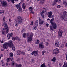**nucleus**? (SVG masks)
<instances>
[{"mask_svg": "<svg viewBox=\"0 0 67 67\" xmlns=\"http://www.w3.org/2000/svg\"><path fill=\"white\" fill-rule=\"evenodd\" d=\"M54 20V18H52L50 20L51 24L52 25V26H49L50 29L51 30H53V29L55 30L57 28V24L54 22H53Z\"/></svg>", "mask_w": 67, "mask_h": 67, "instance_id": "f257e3e1", "label": "nucleus"}, {"mask_svg": "<svg viewBox=\"0 0 67 67\" xmlns=\"http://www.w3.org/2000/svg\"><path fill=\"white\" fill-rule=\"evenodd\" d=\"M12 40H13V41H15V38L14 37H12Z\"/></svg>", "mask_w": 67, "mask_h": 67, "instance_id": "a19ab883", "label": "nucleus"}, {"mask_svg": "<svg viewBox=\"0 0 67 67\" xmlns=\"http://www.w3.org/2000/svg\"><path fill=\"white\" fill-rule=\"evenodd\" d=\"M55 45L57 47L59 46V43L58 42H56L55 43Z\"/></svg>", "mask_w": 67, "mask_h": 67, "instance_id": "ddd939ff", "label": "nucleus"}, {"mask_svg": "<svg viewBox=\"0 0 67 67\" xmlns=\"http://www.w3.org/2000/svg\"><path fill=\"white\" fill-rule=\"evenodd\" d=\"M61 7L60 5H58L57 6V8H60Z\"/></svg>", "mask_w": 67, "mask_h": 67, "instance_id": "c03bdc74", "label": "nucleus"}, {"mask_svg": "<svg viewBox=\"0 0 67 67\" xmlns=\"http://www.w3.org/2000/svg\"><path fill=\"white\" fill-rule=\"evenodd\" d=\"M44 15H42V18H44Z\"/></svg>", "mask_w": 67, "mask_h": 67, "instance_id": "338daca9", "label": "nucleus"}, {"mask_svg": "<svg viewBox=\"0 0 67 67\" xmlns=\"http://www.w3.org/2000/svg\"><path fill=\"white\" fill-rule=\"evenodd\" d=\"M1 62L2 63V64H3V60H2Z\"/></svg>", "mask_w": 67, "mask_h": 67, "instance_id": "69168bd1", "label": "nucleus"}, {"mask_svg": "<svg viewBox=\"0 0 67 67\" xmlns=\"http://www.w3.org/2000/svg\"><path fill=\"white\" fill-rule=\"evenodd\" d=\"M5 17H4L3 18V21L4 22V21H5Z\"/></svg>", "mask_w": 67, "mask_h": 67, "instance_id": "f704fd0d", "label": "nucleus"}, {"mask_svg": "<svg viewBox=\"0 0 67 67\" xmlns=\"http://www.w3.org/2000/svg\"><path fill=\"white\" fill-rule=\"evenodd\" d=\"M58 2V0H54L53 1V5H55L56 4V3Z\"/></svg>", "mask_w": 67, "mask_h": 67, "instance_id": "6ab92c4d", "label": "nucleus"}, {"mask_svg": "<svg viewBox=\"0 0 67 67\" xmlns=\"http://www.w3.org/2000/svg\"><path fill=\"white\" fill-rule=\"evenodd\" d=\"M11 2H12V3H14V2L15 0H10Z\"/></svg>", "mask_w": 67, "mask_h": 67, "instance_id": "ea45409f", "label": "nucleus"}, {"mask_svg": "<svg viewBox=\"0 0 67 67\" xmlns=\"http://www.w3.org/2000/svg\"><path fill=\"white\" fill-rule=\"evenodd\" d=\"M38 21H36L34 24H35L36 26H37L38 25Z\"/></svg>", "mask_w": 67, "mask_h": 67, "instance_id": "b1692460", "label": "nucleus"}, {"mask_svg": "<svg viewBox=\"0 0 67 67\" xmlns=\"http://www.w3.org/2000/svg\"><path fill=\"white\" fill-rule=\"evenodd\" d=\"M20 59H18L17 60L18 62H19V61H20Z\"/></svg>", "mask_w": 67, "mask_h": 67, "instance_id": "5fc2aeb1", "label": "nucleus"}, {"mask_svg": "<svg viewBox=\"0 0 67 67\" xmlns=\"http://www.w3.org/2000/svg\"><path fill=\"white\" fill-rule=\"evenodd\" d=\"M0 13L1 14L4 13V10H0Z\"/></svg>", "mask_w": 67, "mask_h": 67, "instance_id": "c85d7f7f", "label": "nucleus"}, {"mask_svg": "<svg viewBox=\"0 0 67 67\" xmlns=\"http://www.w3.org/2000/svg\"><path fill=\"white\" fill-rule=\"evenodd\" d=\"M65 45L66 46V47H67V43H66L65 44Z\"/></svg>", "mask_w": 67, "mask_h": 67, "instance_id": "bf43d9fd", "label": "nucleus"}, {"mask_svg": "<svg viewBox=\"0 0 67 67\" xmlns=\"http://www.w3.org/2000/svg\"><path fill=\"white\" fill-rule=\"evenodd\" d=\"M8 64H9V62H7L6 63V65H8Z\"/></svg>", "mask_w": 67, "mask_h": 67, "instance_id": "de8ad7c7", "label": "nucleus"}, {"mask_svg": "<svg viewBox=\"0 0 67 67\" xmlns=\"http://www.w3.org/2000/svg\"><path fill=\"white\" fill-rule=\"evenodd\" d=\"M44 48V45L43 44L42 45V48Z\"/></svg>", "mask_w": 67, "mask_h": 67, "instance_id": "052dcab7", "label": "nucleus"}, {"mask_svg": "<svg viewBox=\"0 0 67 67\" xmlns=\"http://www.w3.org/2000/svg\"><path fill=\"white\" fill-rule=\"evenodd\" d=\"M9 44L8 45V47L10 48H12L13 51H15V48L14 47V46L13 45V43H12V42L11 41H9Z\"/></svg>", "mask_w": 67, "mask_h": 67, "instance_id": "f03ea898", "label": "nucleus"}, {"mask_svg": "<svg viewBox=\"0 0 67 67\" xmlns=\"http://www.w3.org/2000/svg\"><path fill=\"white\" fill-rule=\"evenodd\" d=\"M49 18H48V19H47V21H48V20H49Z\"/></svg>", "mask_w": 67, "mask_h": 67, "instance_id": "774afa93", "label": "nucleus"}, {"mask_svg": "<svg viewBox=\"0 0 67 67\" xmlns=\"http://www.w3.org/2000/svg\"><path fill=\"white\" fill-rule=\"evenodd\" d=\"M35 30H36L37 29V26H35L34 27Z\"/></svg>", "mask_w": 67, "mask_h": 67, "instance_id": "a18cd8bd", "label": "nucleus"}, {"mask_svg": "<svg viewBox=\"0 0 67 67\" xmlns=\"http://www.w3.org/2000/svg\"><path fill=\"white\" fill-rule=\"evenodd\" d=\"M46 67V65L45 63H43L42 64V67Z\"/></svg>", "mask_w": 67, "mask_h": 67, "instance_id": "72a5a7b5", "label": "nucleus"}, {"mask_svg": "<svg viewBox=\"0 0 67 67\" xmlns=\"http://www.w3.org/2000/svg\"><path fill=\"white\" fill-rule=\"evenodd\" d=\"M48 17L49 18H52L54 17V15H52V12L51 11L49 13H48Z\"/></svg>", "mask_w": 67, "mask_h": 67, "instance_id": "9d476101", "label": "nucleus"}, {"mask_svg": "<svg viewBox=\"0 0 67 67\" xmlns=\"http://www.w3.org/2000/svg\"><path fill=\"white\" fill-rule=\"evenodd\" d=\"M3 30H7V29H8V26H7V25L6 24L5 25V26L4 27V28H3Z\"/></svg>", "mask_w": 67, "mask_h": 67, "instance_id": "dca6fc26", "label": "nucleus"}, {"mask_svg": "<svg viewBox=\"0 0 67 67\" xmlns=\"http://www.w3.org/2000/svg\"><path fill=\"white\" fill-rule=\"evenodd\" d=\"M9 55L10 57H13V53L11 52L10 53Z\"/></svg>", "mask_w": 67, "mask_h": 67, "instance_id": "a878e982", "label": "nucleus"}, {"mask_svg": "<svg viewBox=\"0 0 67 67\" xmlns=\"http://www.w3.org/2000/svg\"><path fill=\"white\" fill-rule=\"evenodd\" d=\"M48 24H46L47 26V27H48Z\"/></svg>", "mask_w": 67, "mask_h": 67, "instance_id": "13d9d810", "label": "nucleus"}, {"mask_svg": "<svg viewBox=\"0 0 67 67\" xmlns=\"http://www.w3.org/2000/svg\"><path fill=\"white\" fill-rule=\"evenodd\" d=\"M26 36V34L25 33L24 34H23V37H25Z\"/></svg>", "mask_w": 67, "mask_h": 67, "instance_id": "58836bf2", "label": "nucleus"}, {"mask_svg": "<svg viewBox=\"0 0 67 67\" xmlns=\"http://www.w3.org/2000/svg\"><path fill=\"white\" fill-rule=\"evenodd\" d=\"M9 32V29H7L6 30V33H8V32Z\"/></svg>", "mask_w": 67, "mask_h": 67, "instance_id": "3c124183", "label": "nucleus"}, {"mask_svg": "<svg viewBox=\"0 0 67 67\" xmlns=\"http://www.w3.org/2000/svg\"><path fill=\"white\" fill-rule=\"evenodd\" d=\"M28 50L29 51H31L32 50V48L31 47H29L28 48Z\"/></svg>", "mask_w": 67, "mask_h": 67, "instance_id": "2f4dec72", "label": "nucleus"}, {"mask_svg": "<svg viewBox=\"0 0 67 67\" xmlns=\"http://www.w3.org/2000/svg\"><path fill=\"white\" fill-rule=\"evenodd\" d=\"M19 21H15V26H18V25H19Z\"/></svg>", "mask_w": 67, "mask_h": 67, "instance_id": "412c9836", "label": "nucleus"}, {"mask_svg": "<svg viewBox=\"0 0 67 67\" xmlns=\"http://www.w3.org/2000/svg\"><path fill=\"white\" fill-rule=\"evenodd\" d=\"M25 4L23 3V9H24L25 8Z\"/></svg>", "mask_w": 67, "mask_h": 67, "instance_id": "393cba45", "label": "nucleus"}, {"mask_svg": "<svg viewBox=\"0 0 67 67\" xmlns=\"http://www.w3.org/2000/svg\"><path fill=\"white\" fill-rule=\"evenodd\" d=\"M63 67H67V62H65L64 63V65Z\"/></svg>", "mask_w": 67, "mask_h": 67, "instance_id": "f3484780", "label": "nucleus"}, {"mask_svg": "<svg viewBox=\"0 0 67 67\" xmlns=\"http://www.w3.org/2000/svg\"><path fill=\"white\" fill-rule=\"evenodd\" d=\"M38 55V51H34L35 56H37Z\"/></svg>", "mask_w": 67, "mask_h": 67, "instance_id": "2eb2a0df", "label": "nucleus"}, {"mask_svg": "<svg viewBox=\"0 0 67 67\" xmlns=\"http://www.w3.org/2000/svg\"><path fill=\"white\" fill-rule=\"evenodd\" d=\"M15 40H19V38H18V37H16L15 38Z\"/></svg>", "mask_w": 67, "mask_h": 67, "instance_id": "864d4df0", "label": "nucleus"}, {"mask_svg": "<svg viewBox=\"0 0 67 67\" xmlns=\"http://www.w3.org/2000/svg\"><path fill=\"white\" fill-rule=\"evenodd\" d=\"M15 65V62L14 61L12 63V66H14Z\"/></svg>", "mask_w": 67, "mask_h": 67, "instance_id": "c9c22d12", "label": "nucleus"}, {"mask_svg": "<svg viewBox=\"0 0 67 67\" xmlns=\"http://www.w3.org/2000/svg\"><path fill=\"white\" fill-rule=\"evenodd\" d=\"M22 66V65L21 64H19V65H18V64H16V67H21V66Z\"/></svg>", "mask_w": 67, "mask_h": 67, "instance_id": "cd10ccee", "label": "nucleus"}, {"mask_svg": "<svg viewBox=\"0 0 67 67\" xmlns=\"http://www.w3.org/2000/svg\"><path fill=\"white\" fill-rule=\"evenodd\" d=\"M13 35V33H9L7 35V37L8 38V40H10V37H12Z\"/></svg>", "mask_w": 67, "mask_h": 67, "instance_id": "9b49d317", "label": "nucleus"}, {"mask_svg": "<svg viewBox=\"0 0 67 67\" xmlns=\"http://www.w3.org/2000/svg\"><path fill=\"white\" fill-rule=\"evenodd\" d=\"M59 52V50L57 48H56L53 51V54H55L57 55Z\"/></svg>", "mask_w": 67, "mask_h": 67, "instance_id": "39448f33", "label": "nucleus"}, {"mask_svg": "<svg viewBox=\"0 0 67 67\" xmlns=\"http://www.w3.org/2000/svg\"><path fill=\"white\" fill-rule=\"evenodd\" d=\"M22 60H24V58H22Z\"/></svg>", "mask_w": 67, "mask_h": 67, "instance_id": "0e129e2a", "label": "nucleus"}, {"mask_svg": "<svg viewBox=\"0 0 67 67\" xmlns=\"http://www.w3.org/2000/svg\"><path fill=\"white\" fill-rule=\"evenodd\" d=\"M62 34H63V31L61 29H59V30L58 36L59 37H61L62 36Z\"/></svg>", "mask_w": 67, "mask_h": 67, "instance_id": "6e6552de", "label": "nucleus"}, {"mask_svg": "<svg viewBox=\"0 0 67 67\" xmlns=\"http://www.w3.org/2000/svg\"><path fill=\"white\" fill-rule=\"evenodd\" d=\"M1 4L2 7H5L7 5V3L5 2L2 1L1 2Z\"/></svg>", "mask_w": 67, "mask_h": 67, "instance_id": "f8f14e48", "label": "nucleus"}, {"mask_svg": "<svg viewBox=\"0 0 67 67\" xmlns=\"http://www.w3.org/2000/svg\"><path fill=\"white\" fill-rule=\"evenodd\" d=\"M32 37H33V33H31L30 36L28 37L27 42L28 43L31 42L32 40Z\"/></svg>", "mask_w": 67, "mask_h": 67, "instance_id": "7ed1b4c3", "label": "nucleus"}, {"mask_svg": "<svg viewBox=\"0 0 67 67\" xmlns=\"http://www.w3.org/2000/svg\"><path fill=\"white\" fill-rule=\"evenodd\" d=\"M21 54V51L19 50H18L17 51V54L18 55H20Z\"/></svg>", "mask_w": 67, "mask_h": 67, "instance_id": "4468645a", "label": "nucleus"}, {"mask_svg": "<svg viewBox=\"0 0 67 67\" xmlns=\"http://www.w3.org/2000/svg\"><path fill=\"white\" fill-rule=\"evenodd\" d=\"M29 9L31 12L33 11V8H32V7H30L29 8Z\"/></svg>", "mask_w": 67, "mask_h": 67, "instance_id": "c756f323", "label": "nucleus"}, {"mask_svg": "<svg viewBox=\"0 0 67 67\" xmlns=\"http://www.w3.org/2000/svg\"><path fill=\"white\" fill-rule=\"evenodd\" d=\"M31 54L32 55H34V51H33V52Z\"/></svg>", "mask_w": 67, "mask_h": 67, "instance_id": "49530a36", "label": "nucleus"}, {"mask_svg": "<svg viewBox=\"0 0 67 67\" xmlns=\"http://www.w3.org/2000/svg\"><path fill=\"white\" fill-rule=\"evenodd\" d=\"M10 44L9 43V41L8 42V43H5L4 44H3V47L4 49H7L8 48V45L9 46V45Z\"/></svg>", "mask_w": 67, "mask_h": 67, "instance_id": "0eeeda50", "label": "nucleus"}, {"mask_svg": "<svg viewBox=\"0 0 67 67\" xmlns=\"http://www.w3.org/2000/svg\"><path fill=\"white\" fill-rule=\"evenodd\" d=\"M10 60H11L12 61V60H13V59L12 58H8L7 59V61H8V62H9V61H10Z\"/></svg>", "mask_w": 67, "mask_h": 67, "instance_id": "a211bd4d", "label": "nucleus"}, {"mask_svg": "<svg viewBox=\"0 0 67 67\" xmlns=\"http://www.w3.org/2000/svg\"><path fill=\"white\" fill-rule=\"evenodd\" d=\"M39 43H40V41L38 40H37L35 42L36 44H39Z\"/></svg>", "mask_w": 67, "mask_h": 67, "instance_id": "bb28decb", "label": "nucleus"}, {"mask_svg": "<svg viewBox=\"0 0 67 67\" xmlns=\"http://www.w3.org/2000/svg\"><path fill=\"white\" fill-rule=\"evenodd\" d=\"M3 41H4V40H3L2 41H1V40H0V43L1 42V43H3Z\"/></svg>", "mask_w": 67, "mask_h": 67, "instance_id": "37998d69", "label": "nucleus"}, {"mask_svg": "<svg viewBox=\"0 0 67 67\" xmlns=\"http://www.w3.org/2000/svg\"><path fill=\"white\" fill-rule=\"evenodd\" d=\"M39 23L41 24H42V21L40 20L39 21Z\"/></svg>", "mask_w": 67, "mask_h": 67, "instance_id": "4c0bfd02", "label": "nucleus"}, {"mask_svg": "<svg viewBox=\"0 0 67 67\" xmlns=\"http://www.w3.org/2000/svg\"><path fill=\"white\" fill-rule=\"evenodd\" d=\"M34 24V22H33V21H32L31 23V24H30V25H32L33 24Z\"/></svg>", "mask_w": 67, "mask_h": 67, "instance_id": "79ce46f5", "label": "nucleus"}, {"mask_svg": "<svg viewBox=\"0 0 67 67\" xmlns=\"http://www.w3.org/2000/svg\"><path fill=\"white\" fill-rule=\"evenodd\" d=\"M46 52V51H45V50L43 51H42V55H44V53Z\"/></svg>", "mask_w": 67, "mask_h": 67, "instance_id": "e433bc0d", "label": "nucleus"}, {"mask_svg": "<svg viewBox=\"0 0 67 67\" xmlns=\"http://www.w3.org/2000/svg\"><path fill=\"white\" fill-rule=\"evenodd\" d=\"M48 44H49V43L48 42H47L46 43V45L47 46H48Z\"/></svg>", "mask_w": 67, "mask_h": 67, "instance_id": "8fccbe9b", "label": "nucleus"}, {"mask_svg": "<svg viewBox=\"0 0 67 67\" xmlns=\"http://www.w3.org/2000/svg\"><path fill=\"white\" fill-rule=\"evenodd\" d=\"M31 13H32V14H34V12H33L31 11Z\"/></svg>", "mask_w": 67, "mask_h": 67, "instance_id": "4d7b16f0", "label": "nucleus"}, {"mask_svg": "<svg viewBox=\"0 0 67 67\" xmlns=\"http://www.w3.org/2000/svg\"><path fill=\"white\" fill-rule=\"evenodd\" d=\"M17 20L19 22V24H21L23 22V20L22 19L20 16L18 17Z\"/></svg>", "mask_w": 67, "mask_h": 67, "instance_id": "20e7f679", "label": "nucleus"}, {"mask_svg": "<svg viewBox=\"0 0 67 67\" xmlns=\"http://www.w3.org/2000/svg\"><path fill=\"white\" fill-rule=\"evenodd\" d=\"M64 46V44H62V47H63Z\"/></svg>", "mask_w": 67, "mask_h": 67, "instance_id": "680f3d73", "label": "nucleus"}, {"mask_svg": "<svg viewBox=\"0 0 67 67\" xmlns=\"http://www.w3.org/2000/svg\"><path fill=\"white\" fill-rule=\"evenodd\" d=\"M39 47L40 48H42V43H39Z\"/></svg>", "mask_w": 67, "mask_h": 67, "instance_id": "aec40b11", "label": "nucleus"}, {"mask_svg": "<svg viewBox=\"0 0 67 67\" xmlns=\"http://www.w3.org/2000/svg\"><path fill=\"white\" fill-rule=\"evenodd\" d=\"M60 19L62 20H64V21H67V17L65 16H60Z\"/></svg>", "mask_w": 67, "mask_h": 67, "instance_id": "1a4fd4ad", "label": "nucleus"}, {"mask_svg": "<svg viewBox=\"0 0 67 67\" xmlns=\"http://www.w3.org/2000/svg\"><path fill=\"white\" fill-rule=\"evenodd\" d=\"M45 2V0H42V3H44Z\"/></svg>", "mask_w": 67, "mask_h": 67, "instance_id": "09e8293b", "label": "nucleus"}, {"mask_svg": "<svg viewBox=\"0 0 67 67\" xmlns=\"http://www.w3.org/2000/svg\"><path fill=\"white\" fill-rule=\"evenodd\" d=\"M56 60V58L55 57H54L52 59L51 61H52V62H55Z\"/></svg>", "mask_w": 67, "mask_h": 67, "instance_id": "4be33fe9", "label": "nucleus"}, {"mask_svg": "<svg viewBox=\"0 0 67 67\" xmlns=\"http://www.w3.org/2000/svg\"><path fill=\"white\" fill-rule=\"evenodd\" d=\"M4 31H2V34H4Z\"/></svg>", "mask_w": 67, "mask_h": 67, "instance_id": "603ef678", "label": "nucleus"}, {"mask_svg": "<svg viewBox=\"0 0 67 67\" xmlns=\"http://www.w3.org/2000/svg\"><path fill=\"white\" fill-rule=\"evenodd\" d=\"M66 13H67V12H66V11H64L63 12V15H65V14H66Z\"/></svg>", "mask_w": 67, "mask_h": 67, "instance_id": "7c9ffc66", "label": "nucleus"}, {"mask_svg": "<svg viewBox=\"0 0 67 67\" xmlns=\"http://www.w3.org/2000/svg\"><path fill=\"white\" fill-rule=\"evenodd\" d=\"M21 54L23 55H25V53L23 51H22L21 52Z\"/></svg>", "mask_w": 67, "mask_h": 67, "instance_id": "473e14b6", "label": "nucleus"}, {"mask_svg": "<svg viewBox=\"0 0 67 67\" xmlns=\"http://www.w3.org/2000/svg\"><path fill=\"white\" fill-rule=\"evenodd\" d=\"M1 57H3V54H1Z\"/></svg>", "mask_w": 67, "mask_h": 67, "instance_id": "6e6d98bb", "label": "nucleus"}, {"mask_svg": "<svg viewBox=\"0 0 67 67\" xmlns=\"http://www.w3.org/2000/svg\"><path fill=\"white\" fill-rule=\"evenodd\" d=\"M66 60H67V54H66Z\"/></svg>", "mask_w": 67, "mask_h": 67, "instance_id": "e2e57ef3", "label": "nucleus"}, {"mask_svg": "<svg viewBox=\"0 0 67 67\" xmlns=\"http://www.w3.org/2000/svg\"><path fill=\"white\" fill-rule=\"evenodd\" d=\"M46 11V9L45 8H43V11L42 12V13H44Z\"/></svg>", "mask_w": 67, "mask_h": 67, "instance_id": "5701e85b", "label": "nucleus"}, {"mask_svg": "<svg viewBox=\"0 0 67 67\" xmlns=\"http://www.w3.org/2000/svg\"><path fill=\"white\" fill-rule=\"evenodd\" d=\"M20 5V4L19 3L18 4L16 5L15 6L16 8H17V9H18L19 11H22V9L21 8V6Z\"/></svg>", "mask_w": 67, "mask_h": 67, "instance_id": "423d86ee", "label": "nucleus"}]
</instances>
